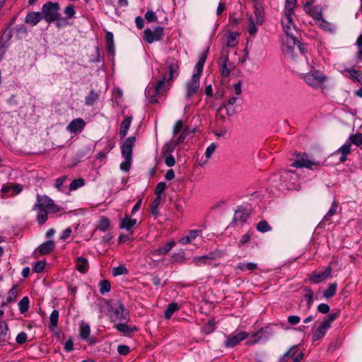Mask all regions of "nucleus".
Returning a JSON list of instances; mask_svg holds the SVG:
<instances>
[{
    "label": "nucleus",
    "instance_id": "1",
    "mask_svg": "<svg viewBox=\"0 0 362 362\" xmlns=\"http://www.w3.org/2000/svg\"><path fill=\"white\" fill-rule=\"evenodd\" d=\"M163 71L161 78L156 83L148 86L146 89V96L151 103H157V97L166 91L173 80L177 77L179 74L177 61L174 59H168Z\"/></svg>",
    "mask_w": 362,
    "mask_h": 362
},
{
    "label": "nucleus",
    "instance_id": "2",
    "mask_svg": "<svg viewBox=\"0 0 362 362\" xmlns=\"http://www.w3.org/2000/svg\"><path fill=\"white\" fill-rule=\"evenodd\" d=\"M33 209L37 211V220L39 224L42 225L47 220L48 214H54L59 211V207L54 204L52 199L47 196L37 195V202Z\"/></svg>",
    "mask_w": 362,
    "mask_h": 362
},
{
    "label": "nucleus",
    "instance_id": "3",
    "mask_svg": "<svg viewBox=\"0 0 362 362\" xmlns=\"http://www.w3.org/2000/svg\"><path fill=\"white\" fill-rule=\"evenodd\" d=\"M206 55L203 54L199 59L194 66L192 78L185 83L186 98H190L197 93L200 87V77L203 71L204 65L206 62Z\"/></svg>",
    "mask_w": 362,
    "mask_h": 362
},
{
    "label": "nucleus",
    "instance_id": "4",
    "mask_svg": "<svg viewBox=\"0 0 362 362\" xmlns=\"http://www.w3.org/2000/svg\"><path fill=\"white\" fill-rule=\"evenodd\" d=\"M281 51L286 57L294 60L299 54L305 53L303 45L298 39L282 38Z\"/></svg>",
    "mask_w": 362,
    "mask_h": 362
},
{
    "label": "nucleus",
    "instance_id": "5",
    "mask_svg": "<svg viewBox=\"0 0 362 362\" xmlns=\"http://www.w3.org/2000/svg\"><path fill=\"white\" fill-rule=\"evenodd\" d=\"M301 78L304 80L306 84L315 89L322 88L327 81L326 76L317 70L310 71L307 74H302Z\"/></svg>",
    "mask_w": 362,
    "mask_h": 362
},
{
    "label": "nucleus",
    "instance_id": "6",
    "mask_svg": "<svg viewBox=\"0 0 362 362\" xmlns=\"http://www.w3.org/2000/svg\"><path fill=\"white\" fill-rule=\"evenodd\" d=\"M136 142L134 136L127 138L122 145V154L124 160L120 164V169L127 172L130 169L132 164V148Z\"/></svg>",
    "mask_w": 362,
    "mask_h": 362
},
{
    "label": "nucleus",
    "instance_id": "7",
    "mask_svg": "<svg viewBox=\"0 0 362 362\" xmlns=\"http://www.w3.org/2000/svg\"><path fill=\"white\" fill-rule=\"evenodd\" d=\"M60 6L58 2L47 1L42 8V18L47 22L58 21L60 20Z\"/></svg>",
    "mask_w": 362,
    "mask_h": 362
},
{
    "label": "nucleus",
    "instance_id": "8",
    "mask_svg": "<svg viewBox=\"0 0 362 362\" xmlns=\"http://www.w3.org/2000/svg\"><path fill=\"white\" fill-rule=\"evenodd\" d=\"M296 158L291 164V166L295 168H307L311 170L320 165V163L310 158L305 153H297Z\"/></svg>",
    "mask_w": 362,
    "mask_h": 362
},
{
    "label": "nucleus",
    "instance_id": "9",
    "mask_svg": "<svg viewBox=\"0 0 362 362\" xmlns=\"http://www.w3.org/2000/svg\"><path fill=\"white\" fill-rule=\"evenodd\" d=\"M248 336V333L245 331H235L233 334L226 336L224 345L226 347L233 348L246 339Z\"/></svg>",
    "mask_w": 362,
    "mask_h": 362
},
{
    "label": "nucleus",
    "instance_id": "10",
    "mask_svg": "<svg viewBox=\"0 0 362 362\" xmlns=\"http://www.w3.org/2000/svg\"><path fill=\"white\" fill-rule=\"evenodd\" d=\"M272 335V332L267 328H261L250 336V339L247 341L246 344L248 346H252L262 341L267 340Z\"/></svg>",
    "mask_w": 362,
    "mask_h": 362
},
{
    "label": "nucleus",
    "instance_id": "11",
    "mask_svg": "<svg viewBox=\"0 0 362 362\" xmlns=\"http://www.w3.org/2000/svg\"><path fill=\"white\" fill-rule=\"evenodd\" d=\"M163 34V28L156 26L152 28H147L144 31V38L148 43L159 40Z\"/></svg>",
    "mask_w": 362,
    "mask_h": 362
},
{
    "label": "nucleus",
    "instance_id": "12",
    "mask_svg": "<svg viewBox=\"0 0 362 362\" xmlns=\"http://www.w3.org/2000/svg\"><path fill=\"white\" fill-rule=\"evenodd\" d=\"M127 316L128 313L121 303H119L112 307L110 317L113 321H125Z\"/></svg>",
    "mask_w": 362,
    "mask_h": 362
},
{
    "label": "nucleus",
    "instance_id": "13",
    "mask_svg": "<svg viewBox=\"0 0 362 362\" xmlns=\"http://www.w3.org/2000/svg\"><path fill=\"white\" fill-rule=\"evenodd\" d=\"M234 64L230 62L228 56H222L219 62V69L223 77L229 76L231 71L234 69Z\"/></svg>",
    "mask_w": 362,
    "mask_h": 362
},
{
    "label": "nucleus",
    "instance_id": "14",
    "mask_svg": "<svg viewBox=\"0 0 362 362\" xmlns=\"http://www.w3.org/2000/svg\"><path fill=\"white\" fill-rule=\"evenodd\" d=\"M282 30L284 33L281 36V40L282 38L298 39L299 28L296 24H282Z\"/></svg>",
    "mask_w": 362,
    "mask_h": 362
},
{
    "label": "nucleus",
    "instance_id": "15",
    "mask_svg": "<svg viewBox=\"0 0 362 362\" xmlns=\"http://www.w3.org/2000/svg\"><path fill=\"white\" fill-rule=\"evenodd\" d=\"M86 127V122L82 118L73 119L66 129L71 134H77L81 132Z\"/></svg>",
    "mask_w": 362,
    "mask_h": 362
},
{
    "label": "nucleus",
    "instance_id": "16",
    "mask_svg": "<svg viewBox=\"0 0 362 362\" xmlns=\"http://www.w3.org/2000/svg\"><path fill=\"white\" fill-rule=\"evenodd\" d=\"M80 337L89 344L95 343V339L90 336V327L89 325L81 322L79 327Z\"/></svg>",
    "mask_w": 362,
    "mask_h": 362
},
{
    "label": "nucleus",
    "instance_id": "17",
    "mask_svg": "<svg viewBox=\"0 0 362 362\" xmlns=\"http://www.w3.org/2000/svg\"><path fill=\"white\" fill-rule=\"evenodd\" d=\"M297 0H286L284 16L288 23H293L295 19L293 18L294 9L296 7Z\"/></svg>",
    "mask_w": 362,
    "mask_h": 362
},
{
    "label": "nucleus",
    "instance_id": "18",
    "mask_svg": "<svg viewBox=\"0 0 362 362\" xmlns=\"http://www.w3.org/2000/svg\"><path fill=\"white\" fill-rule=\"evenodd\" d=\"M250 214L248 211L242 206H238L235 211L233 223L242 224L247 220Z\"/></svg>",
    "mask_w": 362,
    "mask_h": 362
},
{
    "label": "nucleus",
    "instance_id": "19",
    "mask_svg": "<svg viewBox=\"0 0 362 362\" xmlns=\"http://www.w3.org/2000/svg\"><path fill=\"white\" fill-rule=\"evenodd\" d=\"M331 274V268L327 267L325 271L317 273H313L310 277V280L314 283L317 284L322 281L323 280L327 279Z\"/></svg>",
    "mask_w": 362,
    "mask_h": 362
},
{
    "label": "nucleus",
    "instance_id": "20",
    "mask_svg": "<svg viewBox=\"0 0 362 362\" xmlns=\"http://www.w3.org/2000/svg\"><path fill=\"white\" fill-rule=\"evenodd\" d=\"M283 177L284 179L285 182H288L287 184L285 185V186L288 189H296L295 186V180L297 178V174L295 171L293 170H287L284 173Z\"/></svg>",
    "mask_w": 362,
    "mask_h": 362
},
{
    "label": "nucleus",
    "instance_id": "21",
    "mask_svg": "<svg viewBox=\"0 0 362 362\" xmlns=\"http://www.w3.org/2000/svg\"><path fill=\"white\" fill-rule=\"evenodd\" d=\"M264 21V11L260 4H255L254 16L251 17L250 23H263Z\"/></svg>",
    "mask_w": 362,
    "mask_h": 362
},
{
    "label": "nucleus",
    "instance_id": "22",
    "mask_svg": "<svg viewBox=\"0 0 362 362\" xmlns=\"http://www.w3.org/2000/svg\"><path fill=\"white\" fill-rule=\"evenodd\" d=\"M309 11H305L308 14L313 17L314 21H322V23H327L322 18V8L317 6H311Z\"/></svg>",
    "mask_w": 362,
    "mask_h": 362
},
{
    "label": "nucleus",
    "instance_id": "23",
    "mask_svg": "<svg viewBox=\"0 0 362 362\" xmlns=\"http://www.w3.org/2000/svg\"><path fill=\"white\" fill-rule=\"evenodd\" d=\"M136 223V219L131 218L128 215H126L125 217L121 220L119 228L130 232Z\"/></svg>",
    "mask_w": 362,
    "mask_h": 362
},
{
    "label": "nucleus",
    "instance_id": "24",
    "mask_svg": "<svg viewBox=\"0 0 362 362\" xmlns=\"http://www.w3.org/2000/svg\"><path fill=\"white\" fill-rule=\"evenodd\" d=\"M351 145L350 143H346L342 145L337 151H335L334 155L341 154L339 157V161L344 163L347 159V156L351 152Z\"/></svg>",
    "mask_w": 362,
    "mask_h": 362
},
{
    "label": "nucleus",
    "instance_id": "25",
    "mask_svg": "<svg viewBox=\"0 0 362 362\" xmlns=\"http://www.w3.org/2000/svg\"><path fill=\"white\" fill-rule=\"evenodd\" d=\"M201 231L199 230H191L187 235L180 239L179 243L182 245H187L194 240L200 234Z\"/></svg>",
    "mask_w": 362,
    "mask_h": 362
},
{
    "label": "nucleus",
    "instance_id": "26",
    "mask_svg": "<svg viewBox=\"0 0 362 362\" xmlns=\"http://www.w3.org/2000/svg\"><path fill=\"white\" fill-rule=\"evenodd\" d=\"M214 259V255L213 254H209L203 256H197L194 257L192 259V263H194L197 267H202L203 265L207 264L209 260H212Z\"/></svg>",
    "mask_w": 362,
    "mask_h": 362
},
{
    "label": "nucleus",
    "instance_id": "27",
    "mask_svg": "<svg viewBox=\"0 0 362 362\" xmlns=\"http://www.w3.org/2000/svg\"><path fill=\"white\" fill-rule=\"evenodd\" d=\"M176 245L175 241H170L166 243L163 247L154 250L152 255L154 256H160L167 255L171 249Z\"/></svg>",
    "mask_w": 362,
    "mask_h": 362
},
{
    "label": "nucleus",
    "instance_id": "28",
    "mask_svg": "<svg viewBox=\"0 0 362 362\" xmlns=\"http://www.w3.org/2000/svg\"><path fill=\"white\" fill-rule=\"evenodd\" d=\"M105 43L108 52L113 56L115 52V44H114V36L111 32L107 31L105 36Z\"/></svg>",
    "mask_w": 362,
    "mask_h": 362
},
{
    "label": "nucleus",
    "instance_id": "29",
    "mask_svg": "<svg viewBox=\"0 0 362 362\" xmlns=\"http://www.w3.org/2000/svg\"><path fill=\"white\" fill-rule=\"evenodd\" d=\"M76 267L79 272L86 273L88 269V259L83 257H78L76 262Z\"/></svg>",
    "mask_w": 362,
    "mask_h": 362
},
{
    "label": "nucleus",
    "instance_id": "30",
    "mask_svg": "<svg viewBox=\"0 0 362 362\" xmlns=\"http://www.w3.org/2000/svg\"><path fill=\"white\" fill-rule=\"evenodd\" d=\"M257 264L253 262H240L236 266L235 270L243 272L246 271H253L257 269Z\"/></svg>",
    "mask_w": 362,
    "mask_h": 362
},
{
    "label": "nucleus",
    "instance_id": "31",
    "mask_svg": "<svg viewBox=\"0 0 362 362\" xmlns=\"http://www.w3.org/2000/svg\"><path fill=\"white\" fill-rule=\"evenodd\" d=\"M239 33L237 32H228L226 34V45L229 47H233L238 42Z\"/></svg>",
    "mask_w": 362,
    "mask_h": 362
},
{
    "label": "nucleus",
    "instance_id": "32",
    "mask_svg": "<svg viewBox=\"0 0 362 362\" xmlns=\"http://www.w3.org/2000/svg\"><path fill=\"white\" fill-rule=\"evenodd\" d=\"M132 121V117H127L122 122L119 129V134L122 138L126 136Z\"/></svg>",
    "mask_w": 362,
    "mask_h": 362
},
{
    "label": "nucleus",
    "instance_id": "33",
    "mask_svg": "<svg viewBox=\"0 0 362 362\" xmlns=\"http://www.w3.org/2000/svg\"><path fill=\"white\" fill-rule=\"evenodd\" d=\"M298 349L297 346L290 348L280 358V362H287L289 359L295 358Z\"/></svg>",
    "mask_w": 362,
    "mask_h": 362
},
{
    "label": "nucleus",
    "instance_id": "34",
    "mask_svg": "<svg viewBox=\"0 0 362 362\" xmlns=\"http://www.w3.org/2000/svg\"><path fill=\"white\" fill-rule=\"evenodd\" d=\"M54 243L52 240L47 241L39 247V252L42 255H46L53 250Z\"/></svg>",
    "mask_w": 362,
    "mask_h": 362
},
{
    "label": "nucleus",
    "instance_id": "35",
    "mask_svg": "<svg viewBox=\"0 0 362 362\" xmlns=\"http://www.w3.org/2000/svg\"><path fill=\"white\" fill-rule=\"evenodd\" d=\"M237 99V96L233 95L228 100L227 103L225 104V107L228 115H233L235 113V107H233V105L236 103Z\"/></svg>",
    "mask_w": 362,
    "mask_h": 362
},
{
    "label": "nucleus",
    "instance_id": "36",
    "mask_svg": "<svg viewBox=\"0 0 362 362\" xmlns=\"http://www.w3.org/2000/svg\"><path fill=\"white\" fill-rule=\"evenodd\" d=\"M42 18L40 12H30L25 18V23H39Z\"/></svg>",
    "mask_w": 362,
    "mask_h": 362
},
{
    "label": "nucleus",
    "instance_id": "37",
    "mask_svg": "<svg viewBox=\"0 0 362 362\" xmlns=\"http://www.w3.org/2000/svg\"><path fill=\"white\" fill-rule=\"evenodd\" d=\"M339 314V312L329 314L326 317L321 325L327 330L331 327L332 323L338 317Z\"/></svg>",
    "mask_w": 362,
    "mask_h": 362
},
{
    "label": "nucleus",
    "instance_id": "38",
    "mask_svg": "<svg viewBox=\"0 0 362 362\" xmlns=\"http://www.w3.org/2000/svg\"><path fill=\"white\" fill-rule=\"evenodd\" d=\"M339 314V312L329 314L326 317L321 325L327 330L331 327L332 323L338 317Z\"/></svg>",
    "mask_w": 362,
    "mask_h": 362
},
{
    "label": "nucleus",
    "instance_id": "39",
    "mask_svg": "<svg viewBox=\"0 0 362 362\" xmlns=\"http://www.w3.org/2000/svg\"><path fill=\"white\" fill-rule=\"evenodd\" d=\"M341 72L344 76L356 81L358 76L359 71L354 68H345L344 70H341Z\"/></svg>",
    "mask_w": 362,
    "mask_h": 362
},
{
    "label": "nucleus",
    "instance_id": "40",
    "mask_svg": "<svg viewBox=\"0 0 362 362\" xmlns=\"http://www.w3.org/2000/svg\"><path fill=\"white\" fill-rule=\"evenodd\" d=\"M18 305L21 313H25V312H27L30 308V300L28 297H23L18 302Z\"/></svg>",
    "mask_w": 362,
    "mask_h": 362
},
{
    "label": "nucleus",
    "instance_id": "41",
    "mask_svg": "<svg viewBox=\"0 0 362 362\" xmlns=\"http://www.w3.org/2000/svg\"><path fill=\"white\" fill-rule=\"evenodd\" d=\"M179 309V307H178V305L177 303H170L165 311V317L166 319H170L172 315L176 312Z\"/></svg>",
    "mask_w": 362,
    "mask_h": 362
},
{
    "label": "nucleus",
    "instance_id": "42",
    "mask_svg": "<svg viewBox=\"0 0 362 362\" xmlns=\"http://www.w3.org/2000/svg\"><path fill=\"white\" fill-rule=\"evenodd\" d=\"M18 286L17 285L13 286L6 294V303L13 302L18 296Z\"/></svg>",
    "mask_w": 362,
    "mask_h": 362
},
{
    "label": "nucleus",
    "instance_id": "43",
    "mask_svg": "<svg viewBox=\"0 0 362 362\" xmlns=\"http://www.w3.org/2000/svg\"><path fill=\"white\" fill-rule=\"evenodd\" d=\"M337 204L336 202H333L328 212L325 214L322 219V222L326 223L329 221L332 217L337 213Z\"/></svg>",
    "mask_w": 362,
    "mask_h": 362
},
{
    "label": "nucleus",
    "instance_id": "44",
    "mask_svg": "<svg viewBox=\"0 0 362 362\" xmlns=\"http://www.w3.org/2000/svg\"><path fill=\"white\" fill-rule=\"evenodd\" d=\"M356 45L357 46V52L356 53V63L362 62V34L358 37Z\"/></svg>",
    "mask_w": 362,
    "mask_h": 362
},
{
    "label": "nucleus",
    "instance_id": "45",
    "mask_svg": "<svg viewBox=\"0 0 362 362\" xmlns=\"http://www.w3.org/2000/svg\"><path fill=\"white\" fill-rule=\"evenodd\" d=\"M7 324L4 321L0 322V344L7 340Z\"/></svg>",
    "mask_w": 362,
    "mask_h": 362
},
{
    "label": "nucleus",
    "instance_id": "46",
    "mask_svg": "<svg viewBox=\"0 0 362 362\" xmlns=\"http://www.w3.org/2000/svg\"><path fill=\"white\" fill-rule=\"evenodd\" d=\"M192 132L188 129L187 128H185L184 131L180 134V135L175 140H173L172 142L175 146L180 144H182L186 137L191 134Z\"/></svg>",
    "mask_w": 362,
    "mask_h": 362
},
{
    "label": "nucleus",
    "instance_id": "47",
    "mask_svg": "<svg viewBox=\"0 0 362 362\" xmlns=\"http://www.w3.org/2000/svg\"><path fill=\"white\" fill-rule=\"evenodd\" d=\"M257 229L261 233H266L272 230V227L266 221L263 220L257 223Z\"/></svg>",
    "mask_w": 362,
    "mask_h": 362
},
{
    "label": "nucleus",
    "instance_id": "48",
    "mask_svg": "<svg viewBox=\"0 0 362 362\" xmlns=\"http://www.w3.org/2000/svg\"><path fill=\"white\" fill-rule=\"evenodd\" d=\"M327 329L323 327L322 325H320L316 331L314 332L313 335V339L314 341H318L320 340L327 332Z\"/></svg>",
    "mask_w": 362,
    "mask_h": 362
},
{
    "label": "nucleus",
    "instance_id": "49",
    "mask_svg": "<svg viewBox=\"0 0 362 362\" xmlns=\"http://www.w3.org/2000/svg\"><path fill=\"white\" fill-rule=\"evenodd\" d=\"M58 320L59 312L56 310H54L49 316L50 327L55 328L57 326Z\"/></svg>",
    "mask_w": 362,
    "mask_h": 362
},
{
    "label": "nucleus",
    "instance_id": "50",
    "mask_svg": "<svg viewBox=\"0 0 362 362\" xmlns=\"http://www.w3.org/2000/svg\"><path fill=\"white\" fill-rule=\"evenodd\" d=\"M98 98V94L94 91H90L89 94L86 97V104L88 105H92Z\"/></svg>",
    "mask_w": 362,
    "mask_h": 362
},
{
    "label": "nucleus",
    "instance_id": "51",
    "mask_svg": "<svg viewBox=\"0 0 362 362\" xmlns=\"http://www.w3.org/2000/svg\"><path fill=\"white\" fill-rule=\"evenodd\" d=\"M337 291V285L333 284H330L329 287L324 291V296L327 298L332 297Z\"/></svg>",
    "mask_w": 362,
    "mask_h": 362
},
{
    "label": "nucleus",
    "instance_id": "52",
    "mask_svg": "<svg viewBox=\"0 0 362 362\" xmlns=\"http://www.w3.org/2000/svg\"><path fill=\"white\" fill-rule=\"evenodd\" d=\"M85 185L84 180L82 178H78L76 180H73L70 184V189L71 190H76L79 187H83Z\"/></svg>",
    "mask_w": 362,
    "mask_h": 362
},
{
    "label": "nucleus",
    "instance_id": "53",
    "mask_svg": "<svg viewBox=\"0 0 362 362\" xmlns=\"http://www.w3.org/2000/svg\"><path fill=\"white\" fill-rule=\"evenodd\" d=\"M230 91L233 95H239L242 93V83L239 81L238 83L230 86Z\"/></svg>",
    "mask_w": 362,
    "mask_h": 362
},
{
    "label": "nucleus",
    "instance_id": "54",
    "mask_svg": "<svg viewBox=\"0 0 362 362\" xmlns=\"http://www.w3.org/2000/svg\"><path fill=\"white\" fill-rule=\"evenodd\" d=\"M100 292L102 294H104L110 291V284L107 280H103L100 282Z\"/></svg>",
    "mask_w": 362,
    "mask_h": 362
},
{
    "label": "nucleus",
    "instance_id": "55",
    "mask_svg": "<svg viewBox=\"0 0 362 362\" xmlns=\"http://www.w3.org/2000/svg\"><path fill=\"white\" fill-rule=\"evenodd\" d=\"M349 139L352 144L358 146L362 144V134L357 133L353 134L349 137Z\"/></svg>",
    "mask_w": 362,
    "mask_h": 362
},
{
    "label": "nucleus",
    "instance_id": "56",
    "mask_svg": "<svg viewBox=\"0 0 362 362\" xmlns=\"http://www.w3.org/2000/svg\"><path fill=\"white\" fill-rule=\"evenodd\" d=\"M160 202H161V197L159 196H157L155 198V199L153 200V202L151 204V211L153 214H155V215L158 214V208L160 204Z\"/></svg>",
    "mask_w": 362,
    "mask_h": 362
},
{
    "label": "nucleus",
    "instance_id": "57",
    "mask_svg": "<svg viewBox=\"0 0 362 362\" xmlns=\"http://www.w3.org/2000/svg\"><path fill=\"white\" fill-rule=\"evenodd\" d=\"M127 273V269L124 265H119L117 267L113 268V269H112V274L115 276L125 274Z\"/></svg>",
    "mask_w": 362,
    "mask_h": 362
},
{
    "label": "nucleus",
    "instance_id": "58",
    "mask_svg": "<svg viewBox=\"0 0 362 362\" xmlns=\"http://www.w3.org/2000/svg\"><path fill=\"white\" fill-rule=\"evenodd\" d=\"M110 226L109 220L107 218H102L98 223V228L100 230L105 231Z\"/></svg>",
    "mask_w": 362,
    "mask_h": 362
},
{
    "label": "nucleus",
    "instance_id": "59",
    "mask_svg": "<svg viewBox=\"0 0 362 362\" xmlns=\"http://www.w3.org/2000/svg\"><path fill=\"white\" fill-rule=\"evenodd\" d=\"M67 18H71L75 15L74 6L72 4L68 5L64 11Z\"/></svg>",
    "mask_w": 362,
    "mask_h": 362
},
{
    "label": "nucleus",
    "instance_id": "60",
    "mask_svg": "<svg viewBox=\"0 0 362 362\" xmlns=\"http://www.w3.org/2000/svg\"><path fill=\"white\" fill-rule=\"evenodd\" d=\"M216 146L214 143H211L206 149L204 155L205 157L209 159L211 158L212 154L215 152Z\"/></svg>",
    "mask_w": 362,
    "mask_h": 362
},
{
    "label": "nucleus",
    "instance_id": "61",
    "mask_svg": "<svg viewBox=\"0 0 362 362\" xmlns=\"http://www.w3.org/2000/svg\"><path fill=\"white\" fill-rule=\"evenodd\" d=\"M45 267V262L44 261H38L35 263L33 270L36 273H40L43 271Z\"/></svg>",
    "mask_w": 362,
    "mask_h": 362
},
{
    "label": "nucleus",
    "instance_id": "62",
    "mask_svg": "<svg viewBox=\"0 0 362 362\" xmlns=\"http://www.w3.org/2000/svg\"><path fill=\"white\" fill-rule=\"evenodd\" d=\"M166 187L165 183L163 182H159L155 189V193L157 196L160 197L161 194L164 192L165 189Z\"/></svg>",
    "mask_w": 362,
    "mask_h": 362
},
{
    "label": "nucleus",
    "instance_id": "63",
    "mask_svg": "<svg viewBox=\"0 0 362 362\" xmlns=\"http://www.w3.org/2000/svg\"><path fill=\"white\" fill-rule=\"evenodd\" d=\"M173 259L175 262H184L185 259V252L181 250L173 255Z\"/></svg>",
    "mask_w": 362,
    "mask_h": 362
},
{
    "label": "nucleus",
    "instance_id": "64",
    "mask_svg": "<svg viewBox=\"0 0 362 362\" xmlns=\"http://www.w3.org/2000/svg\"><path fill=\"white\" fill-rule=\"evenodd\" d=\"M115 327L118 331L124 333H127L131 331L128 326L124 323H118L115 325Z\"/></svg>",
    "mask_w": 362,
    "mask_h": 362
}]
</instances>
